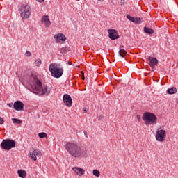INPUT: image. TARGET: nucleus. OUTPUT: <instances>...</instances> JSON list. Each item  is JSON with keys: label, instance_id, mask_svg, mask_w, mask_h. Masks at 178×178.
<instances>
[{"label": "nucleus", "instance_id": "1", "mask_svg": "<svg viewBox=\"0 0 178 178\" xmlns=\"http://www.w3.org/2000/svg\"><path fill=\"white\" fill-rule=\"evenodd\" d=\"M23 81L29 84L28 90L33 94L37 95H49L51 94V89L48 86L43 85L41 80L38 79L37 73H29L25 75Z\"/></svg>", "mask_w": 178, "mask_h": 178}, {"label": "nucleus", "instance_id": "2", "mask_svg": "<svg viewBox=\"0 0 178 178\" xmlns=\"http://www.w3.org/2000/svg\"><path fill=\"white\" fill-rule=\"evenodd\" d=\"M65 147L67 152L73 158H83L87 155V149L76 143L68 142Z\"/></svg>", "mask_w": 178, "mask_h": 178}, {"label": "nucleus", "instance_id": "3", "mask_svg": "<svg viewBox=\"0 0 178 178\" xmlns=\"http://www.w3.org/2000/svg\"><path fill=\"white\" fill-rule=\"evenodd\" d=\"M142 119L144 120L146 126L149 124H156V122H158L156 115L151 112H145L142 116Z\"/></svg>", "mask_w": 178, "mask_h": 178}, {"label": "nucleus", "instance_id": "4", "mask_svg": "<svg viewBox=\"0 0 178 178\" xmlns=\"http://www.w3.org/2000/svg\"><path fill=\"white\" fill-rule=\"evenodd\" d=\"M18 12L22 19L27 20L31 15V8L28 4H22L18 9Z\"/></svg>", "mask_w": 178, "mask_h": 178}, {"label": "nucleus", "instance_id": "5", "mask_svg": "<svg viewBox=\"0 0 178 178\" xmlns=\"http://www.w3.org/2000/svg\"><path fill=\"white\" fill-rule=\"evenodd\" d=\"M49 72L53 77L59 79L63 74V68L59 67L56 63H51L49 65Z\"/></svg>", "mask_w": 178, "mask_h": 178}, {"label": "nucleus", "instance_id": "6", "mask_svg": "<svg viewBox=\"0 0 178 178\" xmlns=\"http://www.w3.org/2000/svg\"><path fill=\"white\" fill-rule=\"evenodd\" d=\"M1 145L3 149L9 151L11 148H15V147H16V142L13 140L6 139L2 141Z\"/></svg>", "mask_w": 178, "mask_h": 178}, {"label": "nucleus", "instance_id": "7", "mask_svg": "<svg viewBox=\"0 0 178 178\" xmlns=\"http://www.w3.org/2000/svg\"><path fill=\"white\" fill-rule=\"evenodd\" d=\"M166 138V131L163 129H161L156 133V139L160 143H163Z\"/></svg>", "mask_w": 178, "mask_h": 178}, {"label": "nucleus", "instance_id": "8", "mask_svg": "<svg viewBox=\"0 0 178 178\" xmlns=\"http://www.w3.org/2000/svg\"><path fill=\"white\" fill-rule=\"evenodd\" d=\"M42 152L37 149H33V152H29L28 156L31 159L32 161H37V156H41Z\"/></svg>", "mask_w": 178, "mask_h": 178}, {"label": "nucleus", "instance_id": "9", "mask_svg": "<svg viewBox=\"0 0 178 178\" xmlns=\"http://www.w3.org/2000/svg\"><path fill=\"white\" fill-rule=\"evenodd\" d=\"M63 101L68 108H70L72 105H73V100H72V97L68 94H65L63 95Z\"/></svg>", "mask_w": 178, "mask_h": 178}, {"label": "nucleus", "instance_id": "10", "mask_svg": "<svg viewBox=\"0 0 178 178\" xmlns=\"http://www.w3.org/2000/svg\"><path fill=\"white\" fill-rule=\"evenodd\" d=\"M108 37L113 41L119 38V33L115 29H108Z\"/></svg>", "mask_w": 178, "mask_h": 178}, {"label": "nucleus", "instance_id": "11", "mask_svg": "<svg viewBox=\"0 0 178 178\" xmlns=\"http://www.w3.org/2000/svg\"><path fill=\"white\" fill-rule=\"evenodd\" d=\"M13 107L15 111H23L24 108V104L21 101H17L14 103Z\"/></svg>", "mask_w": 178, "mask_h": 178}, {"label": "nucleus", "instance_id": "12", "mask_svg": "<svg viewBox=\"0 0 178 178\" xmlns=\"http://www.w3.org/2000/svg\"><path fill=\"white\" fill-rule=\"evenodd\" d=\"M148 59L149 62V66L152 67V69H155V66L158 65V60L156 58L151 56H149Z\"/></svg>", "mask_w": 178, "mask_h": 178}, {"label": "nucleus", "instance_id": "13", "mask_svg": "<svg viewBox=\"0 0 178 178\" xmlns=\"http://www.w3.org/2000/svg\"><path fill=\"white\" fill-rule=\"evenodd\" d=\"M72 170H74V172H75V173H76V175H78V176H83V175H84V173H86V170L79 168V167H73L72 168Z\"/></svg>", "mask_w": 178, "mask_h": 178}, {"label": "nucleus", "instance_id": "14", "mask_svg": "<svg viewBox=\"0 0 178 178\" xmlns=\"http://www.w3.org/2000/svg\"><path fill=\"white\" fill-rule=\"evenodd\" d=\"M127 19H128V20H129L130 22H132V23H138V24L143 23V19L135 18L130 16V15H127Z\"/></svg>", "mask_w": 178, "mask_h": 178}, {"label": "nucleus", "instance_id": "15", "mask_svg": "<svg viewBox=\"0 0 178 178\" xmlns=\"http://www.w3.org/2000/svg\"><path fill=\"white\" fill-rule=\"evenodd\" d=\"M42 23H44L46 27H49V26H51V21H49L48 15L42 17Z\"/></svg>", "mask_w": 178, "mask_h": 178}, {"label": "nucleus", "instance_id": "16", "mask_svg": "<svg viewBox=\"0 0 178 178\" xmlns=\"http://www.w3.org/2000/svg\"><path fill=\"white\" fill-rule=\"evenodd\" d=\"M54 38L57 41H66V36H65V35H63L62 33H58V34L54 35Z\"/></svg>", "mask_w": 178, "mask_h": 178}, {"label": "nucleus", "instance_id": "17", "mask_svg": "<svg viewBox=\"0 0 178 178\" xmlns=\"http://www.w3.org/2000/svg\"><path fill=\"white\" fill-rule=\"evenodd\" d=\"M18 176L22 178L27 177V172L24 170H17Z\"/></svg>", "mask_w": 178, "mask_h": 178}, {"label": "nucleus", "instance_id": "18", "mask_svg": "<svg viewBox=\"0 0 178 178\" xmlns=\"http://www.w3.org/2000/svg\"><path fill=\"white\" fill-rule=\"evenodd\" d=\"M177 92V89L175 87L170 88L167 90V93L172 95V94H176Z\"/></svg>", "mask_w": 178, "mask_h": 178}, {"label": "nucleus", "instance_id": "19", "mask_svg": "<svg viewBox=\"0 0 178 178\" xmlns=\"http://www.w3.org/2000/svg\"><path fill=\"white\" fill-rule=\"evenodd\" d=\"M144 31L146 33V34H154V29L147 26L144 27Z\"/></svg>", "mask_w": 178, "mask_h": 178}, {"label": "nucleus", "instance_id": "20", "mask_svg": "<svg viewBox=\"0 0 178 178\" xmlns=\"http://www.w3.org/2000/svg\"><path fill=\"white\" fill-rule=\"evenodd\" d=\"M119 55L121 56V58H124V56L127 55V51H126L124 49H120L119 51Z\"/></svg>", "mask_w": 178, "mask_h": 178}, {"label": "nucleus", "instance_id": "21", "mask_svg": "<svg viewBox=\"0 0 178 178\" xmlns=\"http://www.w3.org/2000/svg\"><path fill=\"white\" fill-rule=\"evenodd\" d=\"M92 173L96 177H99V176H101V172L98 170H93Z\"/></svg>", "mask_w": 178, "mask_h": 178}, {"label": "nucleus", "instance_id": "22", "mask_svg": "<svg viewBox=\"0 0 178 178\" xmlns=\"http://www.w3.org/2000/svg\"><path fill=\"white\" fill-rule=\"evenodd\" d=\"M13 123H15V124H22V120L17 118H13Z\"/></svg>", "mask_w": 178, "mask_h": 178}, {"label": "nucleus", "instance_id": "23", "mask_svg": "<svg viewBox=\"0 0 178 178\" xmlns=\"http://www.w3.org/2000/svg\"><path fill=\"white\" fill-rule=\"evenodd\" d=\"M67 51H69V47H62L61 49H60V54H66Z\"/></svg>", "mask_w": 178, "mask_h": 178}, {"label": "nucleus", "instance_id": "24", "mask_svg": "<svg viewBox=\"0 0 178 178\" xmlns=\"http://www.w3.org/2000/svg\"><path fill=\"white\" fill-rule=\"evenodd\" d=\"M38 137H40V138H48V136L45 134V132L38 134Z\"/></svg>", "mask_w": 178, "mask_h": 178}, {"label": "nucleus", "instance_id": "25", "mask_svg": "<svg viewBox=\"0 0 178 178\" xmlns=\"http://www.w3.org/2000/svg\"><path fill=\"white\" fill-rule=\"evenodd\" d=\"M41 63H42L41 61V59L38 58L35 60V62H34L35 66H41Z\"/></svg>", "mask_w": 178, "mask_h": 178}, {"label": "nucleus", "instance_id": "26", "mask_svg": "<svg viewBox=\"0 0 178 178\" xmlns=\"http://www.w3.org/2000/svg\"><path fill=\"white\" fill-rule=\"evenodd\" d=\"M3 123H5V120H3V118L0 117V124H3Z\"/></svg>", "mask_w": 178, "mask_h": 178}, {"label": "nucleus", "instance_id": "27", "mask_svg": "<svg viewBox=\"0 0 178 178\" xmlns=\"http://www.w3.org/2000/svg\"><path fill=\"white\" fill-rule=\"evenodd\" d=\"M25 55H26V56H28V57H30V56H31V53L30 51H26V52L25 53Z\"/></svg>", "mask_w": 178, "mask_h": 178}, {"label": "nucleus", "instance_id": "28", "mask_svg": "<svg viewBox=\"0 0 178 178\" xmlns=\"http://www.w3.org/2000/svg\"><path fill=\"white\" fill-rule=\"evenodd\" d=\"M137 119L140 122V120H141V116L138 115H137Z\"/></svg>", "mask_w": 178, "mask_h": 178}, {"label": "nucleus", "instance_id": "29", "mask_svg": "<svg viewBox=\"0 0 178 178\" xmlns=\"http://www.w3.org/2000/svg\"><path fill=\"white\" fill-rule=\"evenodd\" d=\"M83 113H87V108L83 109Z\"/></svg>", "mask_w": 178, "mask_h": 178}, {"label": "nucleus", "instance_id": "30", "mask_svg": "<svg viewBox=\"0 0 178 178\" xmlns=\"http://www.w3.org/2000/svg\"><path fill=\"white\" fill-rule=\"evenodd\" d=\"M84 134H85V137L86 138H88V136L87 135V132H84Z\"/></svg>", "mask_w": 178, "mask_h": 178}, {"label": "nucleus", "instance_id": "31", "mask_svg": "<svg viewBox=\"0 0 178 178\" xmlns=\"http://www.w3.org/2000/svg\"><path fill=\"white\" fill-rule=\"evenodd\" d=\"M38 2H44L45 0H37Z\"/></svg>", "mask_w": 178, "mask_h": 178}, {"label": "nucleus", "instance_id": "32", "mask_svg": "<svg viewBox=\"0 0 178 178\" xmlns=\"http://www.w3.org/2000/svg\"><path fill=\"white\" fill-rule=\"evenodd\" d=\"M8 106H9V108H12V104H8Z\"/></svg>", "mask_w": 178, "mask_h": 178}, {"label": "nucleus", "instance_id": "33", "mask_svg": "<svg viewBox=\"0 0 178 178\" xmlns=\"http://www.w3.org/2000/svg\"><path fill=\"white\" fill-rule=\"evenodd\" d=\"M81 74H83V76H84V72L81 71Z\"/></svg>", "mask_w": 178, "mask_h": 178}, {"label": "nucleus", "instance_id": "34", "mask_svg": "<svg viewBox=\"0 0 178 178\" xmlns=\"http://www.w3.org/2000/svg\"><path fill=\"white\" fill-rule=\"evenodd\" d=\"M85 79V78H84V76L82 77V80H84Z\"/></svg>", "mask_w": 178, "mask_h": 178}, {"label": "nucleus", "instance_id": "35", "mask_svg": "<svg viewBox=\"0 0 178 178\" xmlns=\"http://www.w3.org/2000/svg\"><path fill=\"white\" fill-rule=\"evenodd\" d=\"M98 1H101V0H98Z\"/></svg>", "mask_w": 178, "mask_h": 178}]
</instances>
